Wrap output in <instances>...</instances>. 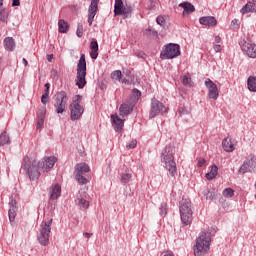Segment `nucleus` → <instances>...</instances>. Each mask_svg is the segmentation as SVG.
Here are the masks:
<instances>
[{
	"label": "nucleus",
	"instance_id": "1",
	"mask_svg": "<svg viewBox=\"0 0 256 256\" xmlns=\"http://www.w3.org/2000/svg\"><path fill=\"white\" fill-rule=\"evenodd\" d=\"M161 161L164 163L165 168L171 177L177 175V163L175 162V147L168 145L166 146L161 155Z\"/></svg>",
	"mask_w": 256,
	"mask_h": 256
},
{
	"label": "nucleus",
	"instance_id": "2",
	"mask_svg": "<svg viewBox=\"0 0 256 256\" xmlns=\"http://www.w3.org/2000/svg\"><path fill=\"white\" fill-rule=\"evenodd\" d=\"M211 250V237L207 233L202 232L200 236L196 239V243L193 246V251L195 256H205L208 255Z\"/></svg>",
	"mask_w": 256,
	"mask_h": 256
},
{
	"label": "nucleus",
	"instance_id": "3",
	"mask_svg": "<svg viewBox=\"0 0 256 256\" xmlns=\"http://www.w3.org/2000/svg\"><path fill=\"white\" fill-rule=\"evenodd\" d=\"M85 77H87V61L85 60V54H81L77 64V75L75 80L78 89H83L87 85Z\"/></svg>",
	"mask_w": 256,
	"mask_h": 256
},
{
	"label": "nucleus",
	"instance_id": "4",
	"mask_svg": "<svg viewBox=\"0 0 256 256\" xmlns=\"http://www.w3.org/2000/svg\"><path fill=\"white\" fill-rule=\"evenodd\" d=\"M180 217L183 225H191L193 221V207L191 200L183 198L179 202Z\"/></svg>",
	"mask_w": 256,
	"mask_h": 256
},
{
	"label": "nucleus",
	"instance_id": "5",
	"mask_svg": "<svg viewBox=\"0 0 256 256\" xmlns=\"http://www.w3.org/2000/svg\"><path fill=\"white\" fill-rule=\"evenodd\" d=\"M39 169H41L39 168V162L29 157L24 158V171H26L31 181H35V179H39V177H41V172H39Z\"/></svg>",
	"mask_w": 256,
	"mask_h": 256
},
{
	"label": "nucleus",
	"instance_id": "6",
	"mask_svg": "<svg viewBox=\"0 0 256 256\" xmlns=\"http://www.w3.org/2000/svg\"><path fill=\"white\" fill-rule=\"evenodd\" d=\"M81 99L80 95L74 96L72 103L70 104V119L72 121H77V119H81L85 109L81 106Z\"/></svg>",
	"mask_w": 256,
	"mask_h": 256
},
{
	"label": "nucleus",
	"instance_id": "7",
	"mask_svg": "<svg viewBox=\"0 0 256 256\" xmlns=\"http://www.w3.org/2000/svg\"><path fill=\"white\" fill-rule=\"evenodd\" d=\"M53 219H50L48 222H42L40 226V234L38 236V241L40 245L47 247L49 245V235L51 234V224Z\"/></svg>",
	"mask_w": 256,
	"mask_h": 256
},
{
	"label": "nucleus",
	"instance_id": "8",
	"mask_svg": "<svg viewBox=\"0 0 256 256\" xmlns=\"http://www.w3.org/2000/svg\"><path fill=\"white\" fill-rule=\"evenodd\" d=\"M179 55H181V47L173 43L166 45L160 53L161 59H175Z\"/></svg>",
	"mask_w": 256,
	"mask_h": 256
},
{
	"label": "nucleus",
	"instance_id": "9",
	"mask_svg": "<svg viewBox=\"0 0 256 256\" xmlns=\"http://www.w3.org/2000/svg\"><path fill=\"white\" fill-rule=\"evenodd\" d=\"M69 101V97L67 96V92L60 91L56 94V98L54 100L55 111L58 114L65 113V109H67V103Z\"/></svg>",
	"mask_w": 256,
	"mask_h": 256
},
{
	"label": "nucleus",
	"instance_id": "10",
	"mask_svg": "<svg viewBox=\"0 0 256 256\" xmlns=\"http://www.w3.org/2000/svg\"><path fill=\"white\" fill-rule=\"evenodd\" d=\"M89 165L85 163H79L76 165L75 171H74V178L77 180V182L80 185H87L89 183V180L85 178V173H89Z\"/></svg>",
	"mask_w": 256,
	"mask_h": 256
},
{
	"label": "nucleus",
	"instance_id": "11",
	"mask_svg": "<svg viewBox=\"0 0 256 256\" xmlns=\"http://www.w3.org/2000/svg\"><path fill=\"white\" fill-rule=\"evenodd\" d=\"M133 8L129 5H123V0H115L114 15H123L124 19L131 17Z\"/></svg>",
	"mask_w": 256,
	"mask_h": 256
},
{
	"label": "nucleus",
	"instance_id": "12",
	"mask_svg": "<svg viewBox=\"0 0 256 256\" xmlns=\"http://www.w3.org/2000/svg\"><path fill=\"white\" fill-rule=\"evenodd\" d=\"M159 113H167V107H165V105L161 103L159 100L153 98L149 114L150 119L157 117Z\"/></svg>",
	"mask_w": 256,
	"mask_h": 256
},
{
	"label": "nucleus",
	"instance_id": "13",
	"mask_svg": "<svg viewBox=\"0 0 256 256\" xmlns=\"http://www.w3.org/2000/svg\"><path fill=\"white\" fill-rule=\"evenodd\" d=\"M55 163H57V157L48 156L44 157L41 161L38 162V167L40 171H43V173H48L50 169L55 167Z\"/></svg>",
	"mask_w": 256,
	"mask_h": 256
},
{
	"label": "nucleus",
	"instance_id": "14",
	"mask_svg": "<svg viewBox=\"0 0 256 256\" xmlns=\"http://www.w3.org/2000/svg\"><path fill=\"white\" fill-rule=\"evenodd\" d=\"M241 49L247 57L250 59H256V44L251 42V40H243L241 42Z\"/></svg>",
	"mask_w": 256,
	"mask_h": 256
},
{
	"label": "nucleus",
	"instance_id": "15",
	"mask_svg": "<svg viewBox=\"0 0 256 256\" xmlns=\"http://www.w3.org/2000/svg\"><path fill=\"white\" fill-rule=\"evenodd\" d=\"M205 86L208 89V99H214V101H217V99H219V88H217V84L208 78L205 81Z\"/></svg>",
	"mask_w": 256,
	"mask_h": 256
},
{
	"label": "nucleus",
	"instance_id": "16",
	"mask_svg": "<svg viewBox=\"0 0 256 256\" xmlns=\"http://www.w3.org/2000/svg\"><path fill=\"white\" fill-rule=\"evenodd\" d=\"M99 0H92L88 9V24L91 27L93 25V19L97 15Z\"/></svg>",
	"mask_w": 256,
	"mask_h": 256
},
{
	"label": "nucleus",
	"instance_id": "17",
	"mask_svg": "<svg viewBox=\"0 0 256 256\" xmlns=\"http://www.w3.org/2000/svg\"><path fill=\"white\" fill-rule=\"evenodd\" d=\"M111 121H112V127H114L115 131H123V125H125V122L123 119L119 118L117 114L111 115Z\"/></svg>",
	"mask_w": 256,
	"mask_h": 256
},
{
	"label": "nucleus",
	"instance_id": "18",
	"mask_svg": "<svg viewBox=\"0 0 256 256\" xmlns=\"http://www.w3.org/2000/svg\"><path fill=\"white\" fill-rule=\"evenodd\" d=\"M222 147L226 153H233L235 149V140L231 137H226L222 141Z\"/></svg>",
	"mask_w": 256,
	"mask_h": 256
},
{
	"label": "nucleus",
	"instance_id": "19",
	"mask_svg": "<svg viewBox=\"0 0 256 256\" xmlns=\"http://www.w3.org/2000/svg\"><path fill=\"white\" fill-rule=\"evenodd\" d=\"M199 23L206 27H215L217 25V19L213 16H204L199 19Z\"/></svg>",
	"mask_w": 256,
	"mask_h": 256
},
{
	"label": "nucleus",
	"instance_id": "20",
	"mask_svg": "<svg viewBox=\"0 0 256 256\" xmlns=\"http://www.w3.org/2000/svg\"><path fill=\"white\" fill-rule=\"evenodd\" d=\"M179 7H183L184 11L182 13L183 17H187L191 15V13H195V6L189 2H183L179 4Z\"/></svg>",
	"mask_w": 256,
	"mask_h": 256
},
{
	"label": "nucleus",
	"instance_id": "21",
	"mask_svg": "<svg viewBox=\"0 0 256 256\" xmlns=\"http://www.w3.org/2000/svg\"><path fill=\"white\" fill-rule=\"evenodd\" d=\"M256 12V0H252L248 2L241 10L240 13L242 15H247V13H255Z\"/></svg>",
	"mask_w": 256,
	"mask_h": 256
},
{
	"label": "nucleus",
	"instance_id": "22",
	"mask_svg": "<svg viewBox=\"0 0 256 256\" xmlns=\"http://www.w3.org/2000/svg\"><path fill=\"white\" fill-rule=\"evenodd\" d=\"M133 105H135L133 102H130L129 104H122L119 108L121 117H126V115H129L133 111Z\"/></svg>",
	"mask_w": 256,
	"mask_h": 256
},
{
	"label": "nucleus",
	"instance_id": "23",
	"mask_svg": "<svg viewBox=\"0 0 256 256\" xmlns=\"http://www.w3.org/2000/svg\"><path fill=\"white\" fill-rule=\"evenodd\" d=\"M61 197V185L56 184L50 188V199H59Z\"/></svg>",
	"mask_w": 256,
	"mask_h": 256
},
{
	"label": "nucleus",
	"instance_id": "24",
	"mask_svg": "<svg viewBox=\"0 0 256 256\" xmlns=\"http://www.w3.org/2000/svg\"><path fill=\"white\" fill-rule=\"evenodd\" d=\"M90 57L91 59H97V57H99V44L97 43V41H92L90 43Z\"/></svg>",
	"mask_w": 256,
	"mask_h": 256
},
{
	"label": "nucleus",
	"instance_id": "25",
	"mask_svg": "<svg viewBox=\"0 0 256 256\" xmlns=\"http://www.w3.org/2000/svg\"><path fill=\"white\" fill-rule=\"evenodd\" d=\"M8 20H9V11L5 9V7L3 6V2H0V21L2 23H7Z\"/></svg>",
	"mask_w": 256,
	"mask_h": 256
},
{
	"label": "nucleus",
	"instance_id": "26",
	"mask_svg": "<svg viewBox=\"0 0 256 256\" xmlns=\"http://www.w3.org/2000/svg\"><path fill=\"white\" fill-rule=\"evenodd\" d=\"M4 47L8 51H13L15 49V40L11 37H7L4 39Z\"/></svg>",
	"mask_w": 256,
	"mask_h": 256
},
{
	"label": "nucleus",
	"instance_id": "27",
	"mask_svg": "<svg viewBox=\"0 0 256 256\" xmlns=\"http://www.w3.org/2000/svg\"><path fill=\"white\" fill-rule=\"evenodd\" d=\"M247 87L252 93H256V77L250 76L247 80Z\"/></svg>",
	"mask_w": 256,
	"mask_h": 256
},
{
	"label": "nucleus",
	"instance_id": "28",
	"mask_svg": "<svg viewBox=\"0 0 256 256\" xmlns=\"http://www.w3.org/2000/svg\"><path fill=\"white\" fill-rule=\"evenodd\" d=\"M217 173H219V168L217 167V165H213L211 167V171L206 174V179H208V181H211V179H215L217 177Z\"/></svg>",
	"mask_w": 256,
	"mask_h": 256
},
{
	"label": "nucleus",
	"instance_id": "29",
	"mask_svg": "<svg viewBox=\"0 0 256 256\" xmlns=\"http://www.w3.org/2000/svg\"><path fill=\"white\" fill-rule=\"evenodd\" d=\"M8 215H9L10 223H13L15 221V217H17V206H15V204H13V202L8 211Z\"/></svg>",
	"mask_w": 256,
	"mask_h": 256
},
{
	"label": "nucleus",
	"instance_id": "30",
	"mask_svg": "<svg viewBox=\"0 0 256 256\" xmlns=\"http://www.w3.org/2000/svg\"><path fill=\"white\" fill-rule=\"evenodd\" d=\"M75 203L78 207H80L83 210L89 209V201L85 200L84 198H77L75 200Z\"/></svg>",
	"mask_w": 256,
	"mask_h": 256
},
{
	"label": "nucleus",
	"instance_id": "31",
	"mask_svg": "<svg viewBox=\"0 0 256 256\" xmlns=\"http://www.w3.org/2000/svg\"><path fill=\"white\" fill-rule=\"evenodd\" d=\"M58 28L60 33H67L69 29V24L65 20L58 21Z\"/></svg>",
	"mask_w": 256,
	"mask_h": 256
},
{
	"label": "nucleus",
	"instance_id": "32",
	"mask_svg": "<svg viewBox=\"0 0 256 256\" xmlns=\"http://www.w3.org/2000/svg\"><path fill=\"white\" fill-rule=\"evenodd\" d=\"M11 140L9 139V134L7 132H4L0 134V147H3V145H9Z\"/></svg>",
	"mask_w": 256,
	"mask_h": 256
},
{
	"label": "nucleus",
	"instance_id": "33",
	"mask_svg": "<svg viewBox=\"0 0 256 256\" xmlns=\"http://www.w3.org/2000/svg\"><path fill=\"white\" fill-rule=\"evenodd\" d=\"M139 97H141V91L134 89L132 91V95L130 98V103L134 104L137 103V101H139Z\"/></svg>",
	"mask_w": 256,
	"mask_h": 256
},
{
	"label": "nucleus",
	"instance_id": "34",
	"mask_svg": "<svg viewBox=\"0 0 256 256\" xmlns=\"http://www.w3.org/2000/svg\"><path fill=\"white\" fill-rule=\"evenodd\" d=\"M182 83L185 87H193L192 81H191V75L186 74L182 78Z\"/></svg>",
	"mask_w": 256,
	"mask_h": 256
},
{
	"label": "nucleus",
	"instance_id": "35",
	"mask_svg": "<svg viewBox=\"0 0 256 256\" xmlns=\"http://www.w3.org/2000/svg\"><path fill=\"white\" fill-rule=\"evenodd\" d=\"M222 195L226 199H229V198L233 197V195H235V191L232 188H226L223 190Z\"/></svg>",
	"mask_w": 256,
	"mask_h": 256
},
{
	"label": "nucleus",
	"instance_id": "36",
	"mask_svg": "<svg viewBox=\"0 0 256 256\" xmlns=\"http://www.w3.org/2000/svg\"><path fill=\"white\" fill-rule=\"evenodd\" d=\"M122 75L123 74L121 73L120 70H116L111 73V78L113 79V81H121Z\"/></svg>",
	"mask_w": 256,
	"mask_h": 256
},
{
	"label": "nucleus",
	"instance_id": "37",
	"mask_svg": "<svg viewBox=\"0 0 256 256\" xmlns=\"http://www.w3.org/2000/svg\"><path fill=\"white\" fill-rule=\"evenodd\" d=\"M132 175L131 174H129V173H124V174H122V176H121V183H129V181H131V179H132Z\"/></svg>",
	"mask_w": 256,
	"mask_h": 256
},
{
	"label": "nucleus",
	"instance_id": "38",
	"mask_svg": "<svg viewBox=\"0 0 256 256\" xmlns=\"http://www.w3.org/2000/svg\"><path fill=\"white\" fill-rule=\"evenodd\" d=\"M46 114H47V109L45 107H42L39 109L37 117L38 119H45Z\"/></svg>",
	"mask_w": 256,
	"mask_h": 256
},
{
	"label": "nucleus",
	"instance_id": "39",
	"mask_svg": "<svg viewBox=\"0 0 256 256\" xmlns=\"http://www.w3.org/2000/svg\"><path fill=\"white\" fill-rule=\"evenodd\" d=\"M160 215H167V203L162 202L160 205Z\"/></svg>",
	"mask_w": 256,
	"mask_h": 256
},
{
	"label": "nucleus",
	"instance_id": "40",
	"mask_svg": "<svg viewBox=\"0 0 256 256\" xmlns=\"http://www.w3.org/2000/svg\"><path fill=\"white\" fill-rule=\"evenodd\" d=\"M248 167L250 169H256V157H252L248 162H247Z\"/></svg>",
	"mask_w": 256,
	"mask_h": 256
},
{
	"label": "nucleus",
	"instance_id": "41",
	"mask_svg": "<svg viewBox=\"0 0 256 256\" xmlns=\"http://www.w3.org/2000/svg\"><path fill=\"white\" fill-rule=\"evenodd\" d=\"M76 35H77V37H80V38L83 37V24L78 23Z\"/></svg>",
	"mask_w": 256,
	"mask_h": 256
},
{
	"label": "nucleus",
	"instance_id": "42",
	"mask_svg": "<svg viewBox=\"0 0 256 256\" xmlns=\"http://www.w3.org/2000/svg\"><path fill=\"white\" fill-rule=\"evenodd\" d=\"M207 163V160H205L204 158H198L197 159V165L198 167H203V165H205Z\"/></svg>",
	"mask_w": 256,
	"mask_h": 256
},
{
	"label": "nucleus",
	"instance_id": "43",
	"mask_svg": "<svg viewBox=\"0 0 256 256\" xmlns=\"http://www.w3.org/2000/svg\"><path fill=\"white\" fill-rule=\"evenodd\" d=\"M137 147V140H132L129 145H127V149H135Z\"/></svg>",
	"mask_w": 256,
	"mask_h": 256
},
{
	"label": "nucleus",
	"instance_id": "44",
	"mask_svg": "<svg viewBox=\"0 0 256 256\" xmlns=\"http://www.w3.org/2000/svg\"><path fill=\"white\" fill-rule=\"evenodd\" d=\"M45 123V119L43 118H38V121H37V129H41L43 127Z\"/></svg>",
	"mask_w": 256,
	"mask_h": 256
},
{
	"label": "nucleus",
	"instance_id": "45",
	"mask_svg": "<svg viewBox=\"0 0 256 256\" xmlns=\"http://www.w3.org/2000/svg\"><path fill=\"white\" fill-rule=\"evenodd\" d=\"M213 49L216 53H221L223 48L219 44H214Z\"/></svg>",
	"mask_w": 256,
	"mask_h": 256
},
{
	"label": "nucleus",
	"instance_id": "46",
	"mask_svg": "<svg viewBox=\"0 0 256 256\" xmlns=\"http://www.w3.org/2000/svg\"><path fill=\"white\" fill-rule=\"evenodd\" d=\"M41 102L43 103V105H47V103H49V97L42 95Z\"/></svg>",
	"mask_w": 256,
	"mask_h": 256
},
{
	"label": "nucleus",
	"instance_id": "47",
	"mask_svg": "<svg viewBox=\"0 0 256 256\" xmlns=\"http://www.w3.org/2000/svg\"><path fill=\"white\" fill-rule=\"evenodd\" d=\"M156 23H157L158 25H163V23H165V19H164L163 17L159 16V17H157V19H156Z\"/></svg>",
	"mask_w": 256,
	"mask_h": 256
},
{
	"label": "nucleus",
	"instance_id": "48",
	"mask_svg": "<svg viewBox=\"0 0 256 256\" xmlns=\"http://www.w3.org/2000/svg\"><path fill=\"white\" fill-rule=\"evenodd\" d=\"M206 199H210V201H213V199H214L213 192L208 191L206 193Z\"/></svg>",
	"mask_w": 256,
	"mask_h": 256
},
{
	"label": "nucleus",
	"instance_id": "49",
	"mask_svg": "<svg viewBox=\"0 0 256 256\" xmlns=\"http://www.w3.org/2000/svg\"><path fill=\"white\" fill-rule=\"evenodd\" d=\"M20 0H12V7H19V5H21V2H19Z\"/></svg>",
	"mask_w": 256,
	"mask_h": 256
},
{
	"label": "nucleus",
	"instance_id": "50",
	"mask_svg": "<svg viewBox=\"0 0 256 256\" xmlns=\"http://www.w3.org/2000/svg\"><path fill=\"white\" fill-rule=\"evenodd\" d=\"M231 26L232 27H239V20H237V19H234V20H232V22H231Z\"/></svg>",
	"mask_w": 256,
	"mask_h": 256
},
{
	"label": "nucleus",
	"instance_id": "51",
	"mask_svg": "<svg viewBox=\"0 0 256 256\" xmlns=\"http://www.w3.org/2000/svg\"><path fill=\"white\" fill-rule=\"evenodd\" d=\"M84 237H86L87 239H90V237H93V234H91L89 232H85Z\"/></svg>",
	"mask_w": 256,
	"mask_h": 256
},
{
	"label": "nucleus",
	"instance_id": "52",
	"mask_svg": "<svg viewBox=\"0 0 256 256\" xmlns=\"http://www.w3.org/2000/svg\"><path fill=\"white\" fill-rule=\"evenodd\" d=\"M215 43H221V36L215 37Z\"/></svg>",
	"mask_w": 256,
	"mask_h": 256
},
{
	"label": "nucleus",
	"instance_id": "53",
	"mask_svg": "<svg viewBox=\"0 0 256 256\" xmlns=\"http://www.w3.org/2000/svg\"><path fill=\"white\" fill-rule=\"evenodd\" d=\"M72 11H79V7L77 5H74L71 7Z\"/></svg>",
	"mask_w": 256,
	"mask_h": 256
},
{
	"label": "nucleus",
	"instance_id": "54",
	"mask_svg": "<svg viewBox=\"0 0 256 256\" xmlns=\"http://www.w3.org/2000/svg\"><path fill=\"white\" fill-rule=\"evenodd\" d=\"M47 59L51 63V61H53V54L48 55Z\"/></svg>",
	"mask_w": 256,
	"mask_h": 256
},
{
	"label": "nucleus",
	"instance_id": "55",
	"mask_svg": "<svg viewBox=\"0 0 256 256\" xmlns=\"http://www.w3.org/2000/svg\"><path fill=\"white\" fill-rule=\"evenodd\" d=\"M23 64L25 65V67H27V65H29V62H27V59L23 58Z\"/></svg>",
	"mask_w": 256,
	"mask_h": 256
},
{
	"label": "nucleus",
	"instance_id": "56",
	"mask_svg": "<svg viewBox=\"0 0 256 256\" xmlns=\"http://www.w3.org/2000/svg\"><path fill=\"white\" fill-rule=\"evenodd\" d=\"M44 87H46V90L49 91V89H50V87H51V84L46 83V84L44 85Z\"/></svg>",
	"mask_w": 256,
	"mask_h": 256
},
{
	"label": "nucleus",
	"instance_id": "57",
	"mask_svg": "<svg viewBox=\"0 0 256 256\" xmlns=\"http://www.w3.org/2000/svg\"><path fill=\"white\" fill-rule=\"evenodd\" d=\"M45 97H49V90H45V93L43 94Z\"/></svg>",
	"mask_w": 256,
	"mask_h": 256
},
{
	"label": "nucleus",
	"instance_id": "58",
	"mask_svg": "<svg viewBox=\"0 0 256 256\" xmlns=\"http://www.w3.org/2000/svg\"><path fill=\"white\" fill-rule=\"evenodd\" d=\"M122 83H129V80H127V79H122Z\"/></svg>",
	"mask_w": 256,
	"mask_h": 256
},
{
	"label": "nucleus",
	"instance_id": "59",
	"mask_svg": "<svg viewBox=\"0 0 256 256\" xmlns=\"http://www.w3.org/2000/svg\"><path fill=\"white\" fill-rule=\"evenodd\" d=\"M180 115L183 113L181 110L179 111Z\"/></svg>",
	"mask_w": 256,
	"mask_h": 256
},
{
	"label": "nucleus",
	"instance_id": "60",
	"mask_svg": "<svg viewBox=\"0 0 256 256\" xmlns=\"http://www.w3.org/2000/svg\"><path fill=\"white\" fill-rule=\"evenodd\" d=\"M4 0H0V3H3Z\"/></svg>",
	"mask_w": 256,
	"mask_h": 256
},
{
	"label": "nucleus",
	"instance_id": "61",
	"mask_svg": "<svg viewBox=\"0 0 256 256\" xmlns=\"http://www.w3.org/2000/svg\"><path fill=\"white\" fill-rule=\"evenodd\" d=\"M143 55H145V54H143ZM143 55H141V57H143Z\"/></svg>",
	"mask_w": 256,
	"mask_h": 256
}]
</instances>
